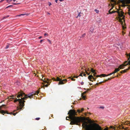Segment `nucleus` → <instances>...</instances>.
<instances>
[{
    "label": "nucleus",
    "instance_id": "obj_1",
    "mask_svg": "<svg viewBox=\"0 0 130 130\" xmlns=\"http://www.w3.org/2000/svg\"><path fill=\"white\" fill-rule=\"evenodd\" d=\"M68 114L69 115V117H68L70 119V125H76L80 126V123L83 122L85 119L82 117L75 116L77 115V114L75 111L73 109L70 110Z\"/></svg>",
    "mask_w": 130,
    "mask_h": 130
},
{
    "label": "nucleus",
    "instance_id": "obj_2",
    "mask_svg": "<svg viewBox=\"0 0 130 130\" xmlns=\"http://www.w3.org/2000/svg\"><path fill=\"white\" fill-rule=\"evenodd\" d=\"M82 126L86 130H102L101 127L99 124L95 123L88 124L87 122L85 121H84ZM104 130H108V128H105Z\"/></svg>",
    "mask_w": 130,
    "mask_h": 130
},
{
    "label": "nucleus",
    "instance_id": "obj_3",
    "mask_svg": "<svg viewBox=\"0 0 130 130\" xmlns=\"http://www.w3.org/2000/svg\"><path fill=\"white\" fill-rule=\"evenodd\" d=\"M39 93L38 92L34 91L26 95L23 92H20L19 93L18 95H17V98H22L23 97V98H37V96L36 95H38Z\"/></svg>",
    "mask_w": 130,
    "mask_h": 130
},
{
    "label": "nucleus",
    "instance_id": "obj_4",
    "mask_svg": "<svg viewBox=\"0 0 130 130\" xmlns=\"http://www.w3.org/2000/svg\"><path fill=\"white\" fill-rule=\"evenodd\" d=\"M127 57H129L128 59V61H125L124 63L120 65V69H122L124 67L127 65L130 66L128 67V68L121 71L120 72L122 73L126 72L127 71L130 69V54L129 55H127Z\"/></svg>",
    "mask_w": 130,
    "mask_h": 130
},
{
    "label": "nucleus",
    "instance_id": "obj_5",
    "mask_svg": "<svg viewBox=\"0 0 130 130\" xmlns=\"http://www.w3.org/2000/svg\"><path fill=\"white\" fill-rule=\"evenodd\" d=\"M27 98H21V99H16L14 101V102H15L17 101L19 102V106L17 107V110H21L24 106V103L25 102V100H26Z\"/></svg>",
    "mask_w": 130,
    "mask_h": 130
},
{
    "label": "nucleus",
    "instance_id": "obj_6",
    "mask_svg": "<svg viewBox=\"0 0 130 130\" xmlns=\"http://www.w3.org/2000/svg\"><path fill=\"white\" fill-rule=\"evenodd\" d=\"M114 130H119L120 129H124L125 130H127V129H125L124 127L121 126L119 124H116L114 125Z\"/></svg>",
    "mask_w": 130,
    "mask_h": 130
},
{
    "label": "nucleus",
    "instance_id": "obj_7",
    "mask_svg": "<svg viewBox=\"0 0 130 130\" xmlns=\"http://www.w3.org/2000/svg\"><path fill=\"white\" fill-rule=\"evenodd\" d=\"M114 74V71L112 73H110V74H108V75H106V74H102L101 75H96V77H105V76H108L109 75H112V74Z\"/></svg>",
    "mask_w": 130,
    "mask_h": 130
},
{
    "label": "nucleus",
    "instance_id": "obj_8",
    "mask_svg": "<svg viewBox=\"0 0 130 130\" xmlns=\"http://www.w3.org/2000/svg\"><path fill=\"white\" fill-rule=\"evenodd\" d=\"M67 81V80L66 79L63 80L61 79L60 80L58 84L59 85L63 84L64 83V82H65V83H66Z\"/></svg>",
    "mask_w": 130,
    "mask_h": 130
},
{
    "label": "nucleus",
    "instance_id": "obj_9",
    "mask_svg": "<svg viewBox=\"0 0 130 130\" xmlns=\"http://www.w3.org/2000/svg\"><path fill=\"white\" fill-rule=\"evenodd\" d=\"M111 5L112 6V8H111L110 9V10L108 11V12L109 14H111L112 13H114V11L112 10L111 11L112 9L113 8V7L114 6V5L113 4H111Z\"/></svg>",
    "mask_w": 130,
    "mask_h": 130
},
{
    "label": "nucleus",
    "instance_id": "obj_10",
    "mask_svg": "<svg viewBox=\"0 0 130 130\" xmlns=\"http://www.w3.org/2000/svg\"><path fill=\"white\" fill-rule=\"evenodd\" d=\"M0 112L2 114H3V115H4V114L5 113H7V114H10V113H9L7 111H5L3 110H1L0 111Z\"/></svg>",
    "mask_w": 130,
    "mask_h": 130
},
{
    "label": "nucleus",
    "instance_id": "obj_11",
    "mask_svg": "<svg viewBox=\"0 0 130 130\" xmlns=\"http://www.w3.org/2000/svg\"><path fill=\"white\" fill-rule=\"evenodd\" d=\"M61 79L58 77H57V78L56 79H55L54 78H53V79L54 81H59V82L60 80Z\"/></svg>",
    "mask_w": 130,
    "mask_h": 130
},
{
    "label": "nucleus",
    "instance_id": "obj_12",
    "mask_svg": "<svg viewBox=\"0 0 130 130\" xmlns=\"http://www.w3.org/2000/svg\"><path fill=\"white\" fill-rule=\"evenodd\" d=\"M84 110V109L83 108H82L81 109V110H80L79 109H78L77 110V112L78 113H80L82 112Z\"/></svg>",
    "mask_w": 130,
    "mask_h": 130
},
{
    "label": "nucleus",
    "instance_id": "obj_13",
    "mask_svg": "<svg viewBox=\"0 0 130 130\" xmlns=\"http://www.w3.org/2000/svg\"><path fill=\"white\" fill-rule=\"evenodd\" d=\"M93 77V76L91 75H89L88 77V78L92 82H93V81L92 80H91V78H92Z\"/></svg>",
    "mask_w": 130,
    "mask_h": 130
},
{
    "label": "nucleus",
    "instance_id": "obj_14",
    "mask_svg": "<svg viewBox=\"0 0 130 130\" xmlns=\"http://www.w3.org/2000/svg\"><path fill=\"white\" fill-rule=\"evenodd\" d=\"M125 124L128 125H130V122L128 121H126L125 122Z\"/></svg>",
    "mask_w": 130,
    "mask_h": 130
},
{
    "label": "nucleus",
    "instance_id": "obj_15",
    "mask_svg": "<svg viewBox=\"0 0 130 130\" xmlns=\"http://www.w3.org/2000/svg\"><path fill=\"white\" fill-rule=\"evenodd\" d=\"M87 91H86L84 92L83 93H82V98H86V96H83V95H84L85 94H86V93L87 92Z\"/></svg>",
    "mask_w": 130,
    "mask_h": 130
},
{
    "label": "nucleus",
    "instance_id": "obj_16",
    "mask_svg": "<svg viewBox=\"0 0 130 130\" xmlns=\"http://www.w3.org/2000/svg\"><path fill=\"white\" fill-rule=\"evenodd\" d=\"M120 68L119 67V68L115 69V70H114V74L119 71L120 70Z\"/></svg>",
    "mask_w": 130,
    "mask_h": 130
},
{
    "label": "nucleus",
    "instance_id": "obj_17",
    "mask_svg": "<svg viewBox=\"0 0 130 130\" xmlns=\"http://www.w3.org/2000/svg\"><path fill=\"white\" fill-rule=\"evenodd\" d=\"M114 13L115 12H117L119 16L121 15H120L121 14H120V11H118V10H117L116 11H114Z\"/></svg>",
    "mask_w": 130,
    "mask_h": 130
},
{
    "label": "nucleus",
    "instance_id": "obj_18",
    "mask_svg": "<svg viewBox=\"0 0 130 130\" xmlns=\"http://www.w3.org/2000/svg\"><path fill=\"white\" fill-rule=\"evenodd\" d=\"M28 15V14H27L25 13V14H21L18 15H17V16L20 17V16H21V15Z\"/></svg>",
    "mask_w": 130,
    "mask_h": 130
},
{
    "label": "nucleus",
    "instance_id": "obj_19",
    "mask_svg": "<svg viewBox=\"0 0 130 130\" xmlns=\"http://www.w3.org/2000/svg\"><path fill=\"white\" fill-rule=\"evenodd\" d=\"M86 35V34L85 33H84L80 37V38H84V37H85V36Z\"/></svg>",
    "mask_w": 130,
    "mask_h": 130
},
{
    "label": "nucleus",
    "instance_id": "obj_20",
    "mask_svg": "<svg viewBox=\"0 0 130 130\" xmlns=\"http://www.w3.org/2000/svg\"><path fill=\"white\" fill-rule=\"evenodd\" d=\"M94 11L96 12V13H98L99 12V10H97L96 9H95L94 10Z\"/></svg>",
    "mask_w": 130,
    "mask_h": 130
},
{
    "label": "nucleus",
    "instance_id": "obj_21",
    "mask_svg": "<svg viewBox=\"0 0 130 130\" xmlns=\"http://www.w3.org/2000/svg\"><path fill=\"white\" fill-rule=\"evenodd\" d=\"M95 70H93V69H91V71L93 73H94V72H95Z\"/></svg>",
    "mask_w": 130,
    "mask_h": 130
},
{
    "label": "nucleus",
    "instance_id": "obj_22",
    "mask_svg": "<svg viewBox=\"0 0 130 130\" xmlns=\"http://www.w3.org/2000/svg\"><path fill=\"white\" fill-rule=\"evenodd\" d=\"M86 98H79V99H78V100H82V99H83L84 100H86Z\"/></svg>",
    "mask_w": 130,
    "mask_h": 130
},
{
    "label": "nucleus",
    "instance_id": "obj_23",
    "mask_svg": "<svg viewBox=\"0 0 130 130\" xmlns=\"http://www.w3.org/2000/svg\"><path fill=\"white\" fill-rule=\"evenodd\" d=\"M9 44L8 45H7L6 47H5V49H7L9 47Z\"/></svg>",
    "mask_w": 130,
    "mask_h": 130
},
{
    "label": "nucleus",
    "instance_id": "obj_24",
    "mask_svg": "<svg viewBox=\"0 0 130 130\" xmlns=\"http://www.w3.org/2000/svg\"><path fill=\"white\" fill-rule=\"evenodd\" d=\"M81 13L80 12L78 14V15L77 17H76V18H77L78 17H80L81 15H80Z\"/></svg>",
    "mask_w": 130,
    "mask_h": 130
},
{
    "label": "nucleus",
    "instance_id": "obj_25",
    "mask_svg": "<svg viewBox=\"0 0 130 130\" xmlns=\"http://www.w3.org/2000/svg\"><path fill=\"white\" fill-rule=\"evenodd\" d=\"M5 106V105H2V106H0V109H2V107Z\"/></svg>",
    "mask_w": 130,
    "mask_h": 130
},
{
    "label": "nucleus",
    "instance_id": "obj_26",
    "mask_svg": "<svg viewBox=\"0 0 130 130\" xmlns=\"http://www.w3.org/2000/svg\"><path fill=\"white\" fill-rule=\"evenodd\" d=\"M103 82H100L99 83H97L96 84V85H98L99 84H101L102 83H103Z\"/></svg>",
    "mask_w": 130,
    "mask_h": 130
},
{
    "label": "nucleus",
    "instance_id": "obj_27",
    "mask_svg": "<svg viewBox=\"0 0 130 130\" xmlns=\"http://www.w3.org/2000/svg\"><path fill=\"white\" fill-rule=\"evenodd\" d=\"M12 0H7V2L8 3H9L12 1Z\"/></svg>",
    "mask_w": 130,
    "mask_h": 130
},
{
    "label": "nucleus",
    "instance_id": "obj_28",
    "mask_svg": "<svg viewBox=\"0 0 130 130\" xmlns=\"http://www.w3.org/2000/svg\"><path fill=\"white\" fill-rule=\"evenodd\" d=\"M47 40L50 44H51V42L50 40L48 39Z\"/></svg>",
    "mask_w": 130,
    "mask_h": 130
},
{
    "label": "nucleus",
    "instance_id": "obj_29",
    "mask_svg": "<svg viewBox=\"0 0 130 130\" xmlns=\"http://www.w3.org/2000/svg\"><path fill=\"white\" fill-rule=\"evenodd\" d=\"M99 108H101L102 109H104V107L103 106H100L99 107Z\"/></svg>",
    "mask_w": 130,
    "mask_h": 130
},
{
    "label": "nucleus",
    "instance_id": "obj_30",
    "mask_svg": "<svg viewBox=\"0 0 130 130\" xmlns=\"http://www.w3.org/2000/svg\"><path fill=\"white\" fill-rule=\"evenodd\" d=\"M43 81L45 83H47V84H49V82L46 81Z\"/></svg>",
    "mask_w": 130,
    "mask_h": 130
},
{
    "label": "nucleus",
    "instance_id": "obj_31",
    "mask_svg": "<svg viewBox=\"0 0 130 130\" xmlns=\"http://www.w3.org/2000/svg\"><path fill=\"white\" fill-rule=\"evenodd\" d=\"M17 113V112L16 113H11V114H12L13 115L15 116Z\"/></svg>",
    "mask_w": 130,
    "mask_h": 130
},
{
    "label": "nucleus",
    "instance_id": "obj_32",
    "mask_svg": "<svg viewBox=\"0 0 130 130\" xmlns=\"http://www.w3.org/2000/svg\"><path fill=\"white\" fill-rule=\"evenodd\" d=\"M19 4H20V3H13V4L14 5H16Z\"/></svg>",
    "mask_w": 130,
    "mask_h": 130
},
{
    "label": "nucleus",
    "instance_id": "obj_33",
    "mask_svg": "<svg viewBox=\"0 0 130 130\" xmlns=\"http://www.w3.org/2000/svg\"><path fill=\"white\" fill-rule=\"evenodd\" d=\"M48 35V34L47 33H44V36H47Z\"/></svg>",
    "mask_w": 130,
    "mask_h": 130
},
{
    "label": "nucleus",
    "instance_id": "obj_34",
    "mask_svg": "<svg viewBox=\"0 0 130 130\" xmlns=\"http://www.w3.org/2000/svg\"><path fill=\"white\" fill-rule=\"evenodd\" d=\"M79 76H74V78H77Z\"/></svg>",
    "mask_w": 130,
    "mask_h": 130
},
{
    "label": "nucleus",
    "instance_id": "obj_35",
    "mask_svg": "<svg viewBox=\"0 0 130 130\" xmlns=\"http://www.w3.org/2000/svg\"><path fill=\"white\" fill-rule=\"evenodd\" d=\"M93 73L94 74H93V75L94 76H96H96H95V75L96 74V73L95 72L94 73Z\"/></svg>",
    "mask_w": 130,
    "mask_h": 130
},
{
    "label": "nucleus",
    "instance_id": "obj_36",
    "mask_svg": "<svg viewBox=\"0 0 130 130\" xmlns=\"http://www.w3.org/2000/svg\"><path fill=\"white\" fill-rule=\"evenodd\" d=\"M40 118H37L36 119L37 120H39L40 119Z\"/></svg>",
    "mask_w": 130,
    "mask_h": 130
},
{
    "label": "nucleus",
    "instance_id": "obj_37",
    "mask_svg": "<svg viewBox=\"0 0 130 130\" xmlns=\"http://www.w3.org/2000/svg\"><path fill=\"white\" fill-rule=\"evenodd\" d=\"M71 79L72 80H73V81H75V79H73V78H71Z\"/></svg>",
    "mask_w": 130,
    "mask_h": 130
},
{
    "label": "nucleus",
    "instance_id": "obj_38",
    "mask_svg": "<svg viewBox=\"0 0 130 130\" xmlns=\"http://www.w3.org/2000/svg\"><path fill=\"white\" fill-rule=\"evenodd\" d=\"M101 20L100 19H99V20H98V21H97V22H101Z\"/></svg>",
    "mask_w": 130,
    "mask_h": 130
},
{
    "label": "nucleus",
    "instance_id": "obj_39",
    "mask_svg": "<svg viewBox=\"0 0 130 130\" xmlns=\"http://www.w3.org/2000/svg\"><path fill=\"white\" fill-rule=\"evenodd\" d=\"M84 84V83L83 82H82L81 83V84L82 85H83Z\"/></svg>",
    "mask_w": 130,
    "mask_h": 130
},
{
    "label": "nucleus",
    "instance_id": "obj_40",
    "mask_svg": "<svg viewBox=\"0 0 130 130\" xmlns=\"http://www.w3.org/2000/svg\"><path fill=\"white\" fill-rule=\"evenodd\" d=\"M6 18H6V17H5L2 18V20H3Z\"/></svg>",
    "mask_w": 130,
    "mask_h": 130
},
{
    "label": "nucleus",
    "instance_id": "obj_41",
    "mask_svg": "<svg viewBox=\"0 0 130 130\" xmlns=\"http://www.w3.org/2000/svg\"><path fill=\"white\" fill-rule=\"evenodd\" d=\"M48 84H46L44 85L45 87H47L48 86Z\"/></svg>",
    "mask_w": 130,
    "mask_h": 130
},
{
    "label": "nucleus",
    "instance_id": "obj_42",
    "mask_svg": "<svg viewBox=\"0 0 130 130\" xmlns=\"http://www.w3.org/2000/svg\"><path fill=\"white\" fill-rule=\"evenodd\" d=\"M43 41V40H40V43H42Z\"/></svg>",
    "mask_w": 130,
    "mask_h": 130
},
{
    "label": "nucleus",
    "instance_id": "obj_43",
    "mask_svg": "<svg viewBox=\"0 0 130 130\" xmlns=\"http://www.w3.org/2000/svg\"><path fill=\"white\" fill-rule=\"evenodd\" d=\"M92 78L94 81H95L96 79V78H94L93 77V78Z\"/></svg>",
    "mask_w": 130,
    "mask_h": 130
},
{
    "label": "nucleus",
    "instance_id": "obj_44",
    "mask_svg": "<svg viewBox=\"0 0 130 130\" xmlns=\"http://www.w3.org/2000/svg\"><path fill=\"white\" fill-rule=\"evenodd\" d=\"M51 4H51V3H50V2H49V4H48V5H49V6H51Z\"/></svg>",
    "mask_w": 130,
    "mask_h": 130
},
{
    "label": "nucleus",
    "instance_id": "obj_45",
    "mask_svg": "<svg viewBox=\"0 0 130 130\" xmlns=\"http://www.w3.org/2000/svg\"><path fill=\"white\" fill-rule=\"evenodd\" d=\"M4 0H1V1H0V3H2L3 2Z\"/></svg>",
    "mask_w": 130,
    "mask_h": 130
},
{
    "label": "nucleus",
    "instance_id": "obj_46",
    "mask_svg": "<svg viewBox=\"0 0 130 130\" xmlns=\"http://www.w3.org/2000/svg\"><path fill=\"white\" fill-rule=\"evenodd\" d=\"M86 74H87L88 75H89L90 74V73H88L86 71Z\"/></svg>",
    "mask_w": 130,
    "mask_h": 130
},
{
    "label": "nucleus",
    "instance_id": "obj_47",
    "mask_svg": "<svg viewBox=\"0 0 130 130\" xmlns=\"http://www.w3.org/2000/svg\"><path fill=\"white\" fill-rule=\"evenodd\" d=\"M79 76H83L82 74H80Z\"/></svg>",
    "mask_w": 130,
    "mask_h": 130
},
{
    "label": "nucleus",
    "instance_id": "obj_48",
    "mask_svg": "<svg viewBox=\"0 0 130 130\" xmlns=\"http://www.w3.org/2000/svg\"><path fill=\"white\" fill-rule=\"evenodd\" d=\"M9 15H7V16H6V18H8V17H9Z\"/></svg>",
    "mask_w": 130,
    "mask_h": 130
},
{
    "label": "nucleus",
    "instance_id": "obj_49",
    "mask_svg": "<svg viewBox=\"0 0 130 130\" xmlns=\"http://www.w3.org/2000/svg\"><path fill=\"white\" fill-rule=\"evenodd\" d=\"M13 6L12 5H10L9 6V7H12Z\"/></svg>",
    "mask_w": 130,
    "mask_h": 130
},
{
    "label": "nucleus",
    "instance_id": "obj_50",
    "mask_svg": "<svg viewBox=\"0 0 130 130\" xmlns=\"http://www.w3.org/2000/svg\"><path fill=\"white\" fill-rule=\"evenodd\" d=\"M42 37L41 36H40V37H39L38 38L39 39H40Z\"/></svg>",
    "mask_w": 130,
    "mask_h": 130
},
{
    "label": "nucleus",
    "instance_id": "obj_51",
    "mask_svg": "<svg viewBox=\"0 0 130 130\" xmlns=\"http://www.w3.org/2000/svg\"><path fill=\"white\" fill-rule=\"evenodd\" d=\"M83 75H84V76H86V74H83Z\"/></svg>",
    "mask_w": 130,
    "mask_h": 130
},
{
    "label": "nucleus",
    "instance_id": "obj_52",
    "mask_svg": "<svg viewBox=\"0 0 130 130\" xmlns=\"http://www.w3.org/2000/svg\"><path fill=\"white\" fill-rule=\"evenodd\" d=\"M57 1H58V0H55V2H56V3H57Z\"/></svg>",
    "mask_w": 130,
    "mask_h": 130
},
{
    "label": "nucleus",
    "instance_id": "obj_53",
    "mask_svg": "<svg viewBox=\"0 0 130 130\" xmlns=\"http://www.w3.org/2000/svg\"><path fill=\"white\" fill-rule=\"evenodd\" d=\"M114 5H115V4H116V2L114 1Z\"/></svg>",
    "mask_w": 130,
    "mask_h": 130
},
{
    "label": "nucleus",
    "instance_id": "obj_54",
    "mask_svg": "<svg viewBox=\"0 0 130 130\" xmlns=\"http://www.w3.org/2000/svg\"><path fill=\"white\" fill-rule=\"evenodd\" d=\"M47 14H50V13L48 12H47Z\"/></svg>",
    "mask_w": 130,
    "mask_h": 130
},
{
    "label": "nucleus",
    "instance_id": "obj_55",
    "mask_svg": "<svg viewBox=\"0 0 130 130\" xmlns=\"http://www.w3.org/2000/svg\"><path fill=\"white\" fill-rule=\"evenodd\" d=\"M67 117H66V120H69V119H67Z\"/></svg>",
    "mask_w": 130,
    "mask_h": 130
},
{
    "label": "nucleus",
    "instance_id": "obj_56",
    "mask_svg": "<svg viewBox=\"0 0 130 130\" xmlns=\"http://www.w3.org/2000/svg\"><path fill=\"white\" fill-rule=\"evenodd\" d=\"M64 0H59V1L60 2H62V1H64Z\"/></svg>",
    "mask_w": 130,
    "mask_h": 130
},
{
    "label": "nucleus",
    "instance_id": "obj_57",
    "mask_svg": "<svg viewBox=\"0 0 130 130\" xmlns=\"http://www.w3.org/2000/svg\"><path fill=\"white\" fill-rule=\"evenodd\" d=\"M85 116H87V113H85Z\"/></svg>",
    "mask_w": 130,
    "mask_h": 130
},
{
    "label": "nucleus",
    "instance_id": "obj_58",
    "mask_svg": "<svg viewBox=\"0 0 130 130\" xmlns=\"http://www.w3.org/2000/svg\"><path fill=\"white\" fill-rule=\"evenodd\" d=\"M111 2H114V0H111Z\"/></svg>",
    "mask_w": 130,
    "mask_h": 130
},
{
    "label": "nucleus",
    "instance_id": "obj_59",
    "mask_svg": "<svg viewBox=\"0 0 130 130\" xmlns=\"http://www.w3.org/2000/svg\"><path fill=\"white\" fill-rule=\"evenodd\" d=\"M9 6H8L7 7H6V8H9Z\"/></svg>",
    "mask_w": 130,
    "mask_h": 130
},
{
    "label": "nucleus",
    "instance_id": "obj_60",
    "mask_svg": "<svg viewBox=\"0 0 130 130\" xmlns=\"http://www.w3.org/2000/svg\"><path fill=\"white\" fill-rule=\"evenodd\" d=\"M9 6H8L7 7H6V8H9Z\"/></svg>",
    "mask_w": 130,
    "mask_h": 130
},
{
    "label": "nucleus",
    "instance_id": "obj_61",
    "mask_svg": "<svg viewBox=\"0 0 130 130\" xmlns=\"http://www.w3.org/2000/svg\"><path fill=\"white\" fill-rule=\"evenodd\" d=\"M88 113L90 114H91L90 112H89V113Z\"/></svg>",
    "mask_w": 130,
    "mask_h": 130
},
{
    "label": "nucleus",
    "instance_id": "obj_62",
    "mask_svg": "<svg viewBox=\"0 0 130 130\" xmlns=\"http://www.w3.org/2000/svg\"><path fill=\"white\" fill-rule=\"evenodd\" d=\"M111 127L112 128V127H113V126H111Z\"/></svg>",
    "mask_w": 130,
    "mask_h": 130
},
{
    "label": "nucleus",
    "instance_id": "obj_63",
    "mask_svg": "<svg viewBox=\"0 0 130 130\" xmlns=\"http://www.w3.org/2000/svg\"><path fill=\"white\" fill-rule=\"evenodd\" d=\"M12 97H14V95H12Z\"/></svg>",
    "mask_w": 130,
    "mask_h": 130
},
{
    "label": "nucleus",
    "instance_id": "obj_64",
    "mask_svg": "<svg viewBox=\"0 0 130 130\" xmlns=\"http://www.w3.org/2000/svg\"><path fill=\"white\" fill-rule=\"evenodd\" d=\"M7 98H9V96H7Z\"/></svg>",
    "mask_w": 130,
    "mask_h": 130
}]
</instances>
